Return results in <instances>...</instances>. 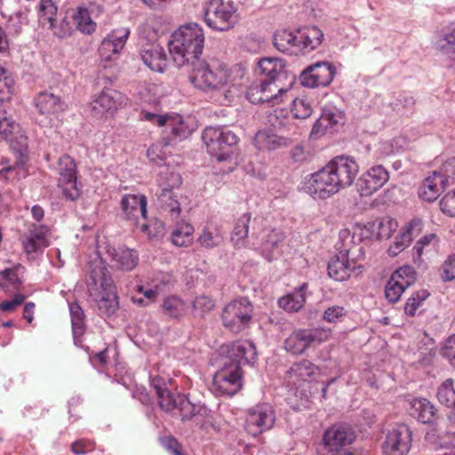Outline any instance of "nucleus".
Returning <instances> with one entry per match:
<instances>
[{"mask_svg":"<svg viewBox=\"0 0 455 455\" xmlns=\"http://www.w3.org/2000/svg\"><path fill=\"white\" fill-rule=\"evenodd\" d=\"M166 125L171 127V132L174 139L183 140L191 134V130L185 124L183 118L179 115H169Z\"/></svg>","mask_w":455,"mask_h":455,"instance_id":"obj_47","label":"nucleus"},{"mask_svg":"<svg viewBox=\"0 0 455 455\" xmlns=\"http://www.w3.org/2000/svg\"><path fill=\"white\" fill-rule=\"evenodd\" d=\"M336 74L335 67L327 61L318 62L309 66L300 76L304 86L315 88L327 86L333 80Z\"/></svg>","mask_w":455,"mask_h":455,"instance_id":"obj_20","label":"nucleus"},{"mask_svg":"<svg viewBox=\"0 0 455 455\" xmlns=\"http://www.w3.org/2000/svg\"><path fill=\"white\" fill-rule=\"evenodd\" d=\"M162 307L164 313L172 318H179L186 312V305L184 301L176 296L165 298Z\"/></svg>","mask_w":455,"mask_h":455,"instance_id":"obj_44","label":"nucleus"},{"mask_svg":"<svg viewBox=\"0 0 455 455\" xmlns=\"http://www.w3.org/2000/svg\"><path fill=\"white\" fill-rule=\"evenodd\" d=\"M427 296L428 293L426 291H420L413 293L404 305L405 314L407 315L413 316Z\"/></svg>","mask_w":455,"mask_h":455,"instance_id":"obj_52","label":"nucleus"},{"mask_svg":"<svg viewBox=\"0 0 455 455\" xmlns=\"http://www.w3.org/2000/svg\"><path fill=\"white\" fill-rule=\"evenodd\" d=\"M203 12L205 24L217 31H228L237 22L236 8L229 1L204 0Z\"/></svg>","mask_w":455,"mask_h":455,"instance_id":"obj_6","label":"nucleus"},{"mask_svg":"<svg viewBox=\"0 0 455 455\" xmlns=\"http://www.w3.org/2000/svg\"><path fill=\"white\" fill-rule=\"evenodd\" d=\"M389 180V172L382 165L367 170L357 181V190L362 196H370L381 188Z\"/></svg>","mask_w":455,"mask_h":455,"instance_id":"obj_22","label":"nucleus"},{"mask_svg":"<svg viewBox=\"0 0 455 455\" xmlns=\"http://www.w3.org/2000/svg\"><path fill=\"white\" fill-rule=\"evenodd\" d=\"M437 174H439L443 183L446 186L452 184L455 182V157H451L448 159L443 165L440 167L439 171H436Z\"/></svg>","mask_w":455,"mask_h":455,"instance_id":"obj_54","label":"nucleus"},{"mask_svg":"<svg viewBox=\"0 0 455 455\" xmlns=\"http://www.w3.org/2000/svg\"><path fill=\"white\" fill-rule=\"evenodd\" d=\"M423 221L421 219L414 218L406 223L400 230L403 235L409 236L411 242L413 237L418 236L423 230Z\"/></svg>","mask_w":455,"mask_h":455,"instance_id":"obj_59","label":"nucleus"},{"mask_svg":"<svg viewBox=\"0 0 455 455\" xmlns=\"http://www.w3.org/2000/svg\"><path fill=\"white\" fill-rule=\"evenodd\" d=\"M161 208L170 214L172 220L179 218L180 214V204L171 189L164 188L158 196Z\"/></svg>","mask_w":455,"mask_h":455,"instance_id":"obj_43","label":"nucleus"},{"mask_svg":"<svg viewBox=\"0 0 455 455\" xmlns=\"http://www.w3.org/2000/svg\"><path fill=\"white\" fill-rule=\"evenodd\" d=\"M442 355L455 367V334L451 335L441 349Z\"/></svg>","mask_w":455,"mask_h":455,"instance_id":"obj_64","label":"nucleus"},{"mask_svg":"<svg viewBox=\"0 0 455 455\" xmlns=\"http://www.w3.org/2000/svg\"><path fill=\"white\" fill-rule=\"evenodd\" d=\"M86 285L100 314L105 316L115 314L119 306L116 288L108 266L101 259L90 263Z\"/></svg>","mask_w":455,"mask_h":455,"instance_id":"obj_4","label":"nucleus"},{"mask_svg":"<svg viewBox=\"0 0 455 455\" xmlns=\"http://www.w3.org/2000/svg\"><path fill=\"white\" fill-rule=\"evenodd\" d=\"M142 61L151 70L163 72L166 67V54L162 47L150 45L140 51Z\"/></svg>","mask_w":455,"mask_h":455,"instance_id":"obj_38","label":"nucleus"},{"mask_svg":"<svg viewBox=\"0 0 455 455\" xmlns=\"http://www.w3.org/2000/svg\"><path fill=\"white\" fill-rule=\"evenodd\" d=\"M439 243V238L435 234H428L421 237L415 246L413 247V251L419 258L423 254L424 248L427 245L433 244L434 246L437 245Z\"/></svg>","mask_w":455,"mask_h":455,"instance_id":"obj_63","label":"nucleus"},{"mask_svg":"<svg viewBox=\"0 0 455 455\" xmlns=\"http://www.w3.org/2000/svg\"><path fill=\"white\" fill-rule=\"evenodd\" d=\"M406 287H404L396 279L391 276L386 284V298L388 299V301L395 303L400 299Z\"/></svg>","mask_w":455,"mask_h":455,"instance_id":"obj_50","label":"nucleus"},{"mask_svg":"<svg viewBox=\"0 0 455 455\" xmlns=\"http://www.w3.org/2000/svg\"><path fill=\"white\" fill-rule=\"evenodd\" d=\"M168 385H172V380H166L164 378L156 376L151 379V387L156 391L158 404L165 411H171L178 406L179 395L172 394Z\"/></svg>","mask_w":455,"mask_h":455,"instance_id":"obj_27","label":"nucleus"},{"mask_svg":"<svg viewBox=\"0 0 455 455\" xmlns=\"http://www.w3.org/2000/svg\"><path fill=\"white\" fill-rule=\"evenodd\" d=\"M246 97L252 104L267 103L275 107L289 100L288 89L276 82L261 79L252 84L246 92Z\"/></svg>","mask_w":455,"mask_h":455,"instance_id":"obj_9","label":"nucleus"},{"mask_svg":"<svg viewBox=\"0 0 455 455\" xmlns=\"http://www.w3.org/2000/svg\"><path fill=\"white\" fill-rule=\"evenodd\" d=\"M274 45L281 52L289 55H299L300 48L298 45V32H293L287 29L277 30L274 35Z\"/></svg>","mask_w":455,"mask_h":455,"instance_id":"obj_32","label":"nucleus"},{"mask_svg":"<svg viewBox=\"0 0 455 455\" xmlns=\"http://www.w3.org/2000/svg\"><path fill=\"white\" fill-rule=\"evenodd\" d=\"M399 148L396 139L386 140L379 143L375 154L378 159H383L395 154Z\"/></svg>","mask_w":455,"mask_h":455,"instance_id":"obj_53","label":"nucleus"},{"mask_svg":"<svg viewBox=\"0 0 455 455\" xmlns=\"http://www.w3.org/2000/svg\"><path fill=\"white\" fill-rule=\"evenodd\" d=\"M355 432L347 425L334 424L323 434L322 445L329 455L347 450L345 447L353 443Z\"/></svg>","mask_w":455,"mask_h":455,"instance_id":"obj_16","label":"nucleus"},{"mask_svg":"<svg viewBox=\"0 0 455 455\" xmlns=\"http://www.w3.org/2000/svg\"><path fill=\"white\" fill-rule=\"evenodd\" d=\"M297 32L300 54H306L315 50L323 43V33L315 26L306 27Z\"/></svg>","mask_w":455,"mask_h":455,"instance_id":"obj_29","label":"nucleus"},{"mask_svg":"<svg viewBox=\"0 0 455 455\" xmlns=\"http://www.w3.org/2000/svg\"><path fill=\"white\" fill-rule=\"evenodd\" d=\"M0 138L11 143L18 140L20 146L26 144V137L21 132L20 124L11 116H7L5 111L0 113Z\"/></svg>","mask_w":455,"mask_h":455,"instance_id":"obj_34","label":"nucleus"},{"mask_svg":"<svg viewBox=\"0 0 455 455\" xmlns=\"http://www.w3.org/2000/svg\"><path fill=\"white\" fill-rule=\"evenodd\" d=\"M95 448V442L90 439L76 440L70 446V450L75 455H84L94 451Z\"/></svg>","mask_w":455,"mask_h":455,"instance_id":"obj_58","label":"nucleus"},{"mask_svg":"<svg viewBox=\"0 0 455 455\" xmlns=\"http://www.w3.org/2000/svg\"><path fill=\"white\" fill-rule=\"evenodd\" d=\"M15 84L12 72L0 66V102L12 100L15 93Z\"/></svg>","mask_w":455,"mask_h":455,"instance_id":"obj_42","label":"nucleus"},{"mask_svg":"<svg viewBox=\"0 0 455 455\" xmlns=\"http://www.w3.org/2000/svg\"><path fill=\"white\" fill-rule=\"evenodd\" d=\"M251 214L250 212L243 213L235 221L234 229L231 233V241L235 247L240 248L244 246L245 239L249 234V224Z\"/></svg>","mask_w":455,"mask_h":455,"instance_id":"obj_41","label":"nucleus"},{"mask_svg":"<svg viewBox=\"0 0 455 455\" xmlns=\"http://www.w3.org/2000/svg\"><path fill=\"white\" fill-rule=\"evenodd\" d=\"M291 113L297 119H306L313 112L311 104L303 98H297L292 100Z\"/></svg>","mask_w":455,"mask_h":455,"instance_id":"obj_48","label":"nucleus"},{"mask_svg":"<svg viewBox=\"0 0 455 455\" xmlns=\"http://www.w3.org/2000/svg\"><path fill=\"white\" fill-rule=\"evenodd\" d=\"M355 232L351 234V231L345 228L339 230V252H346L354 259H364L365 251L363 244H361V239L355 240Z\"/></svg>","mask_w":455,"mask_h":455,"instance_id":"obj_31","label":"nucleus"},{"mask_svg":"<svg viewBox=\"0 0 455 455\" xmlns=\"http://www.w3.org/2000/svg\"><path fill=\"white\" fill-rule=\"evenodd\" d=\"M26 268L20 263L0 271V288L4 291H20L23 286Z\"/></svg>","mask_w":455,"mask_h":455,"instance_id":"obj_28","label":"nucleus"},{"mask_svg":"<svg viewBox=\"0 0 455 455\" xmlns=\"http://www.w3.org/2000/svg\"><path fill=\"white\" fill-rule=\"evenodd\" d=\"M194 227L188 222L177 223L171 233V243L177 247H188L193 243Z\"/></svg>","mask_w":455,"mask_h":455,"instance_id":"obj_40","label":"nucleus"},{"mask_svg":"<svg viewBox=\"0 0 455 455\" xmlns=\"http://www.w3.org/2000/svg\"><path fill=\"white\" fill-rule=\"evenodd\" d=\"M204 44L203 28L196 23L180 26L172 35L169 52L178 66L194 64L199 60Z\"/></svg>","mask_w":455,"mask_h":455,"instance_id":"obj_5","label":"nucleus"},{"mask_svg":"<svg viewBox=\"0 0 455 455\" xmlns=\"http://www.w3.org/2000/svg\"><path fill=\"white\" fill-rule=\"evenodd\" d=\"M224 242V233L220 225L208 223L198 233L197 244L204 249L212 250L220 246Z\"/></svg>","mask_w":455,"mask_h":455,"instance_id":"obj_30","label":"nucleus"},{"mask_svg":"<svg viewBox=\"0 0 455 455\" xmlns=\"http://www.w3.org/2000/svg\"><path fill=\"white\" fill-rule=\"evenodd\" d=\"M188 81L193 87L202 92L218 96L219 104H228L230 100L231 72L228 66L218 60H196L191 65Z\"/></svg>","mask_w":455,"mask_h":455,"instance_id":"obj_3","label":"nucleus"},{"mask_svg":"<svg viewBox=\"0 0 455 455\" xmlns=\"http://www.w3.org/2000/svg\"><path fill=\"white\" fill-rule=\"evenodd\" d=\"M358 172L359 165L353 157L338 156L307 177L304 189L315 198L326 199L350 187Z\"/></svg>","mask_w":455,"mask_h":455,"instance_id":"obj_1","label":"nucleus"},{"mask_svg":"<svg viewBox=\"0 0 455 455\" xmlns=\"http://www.w3.org/2000/svg\"><path fill=\"white\" fill-rule=\"evenodd\" d=\"M437 399L440 403L450 408L455 405V389L453 387V380L446 379L437 390Z\"/></svg>","mask_w":455,"mask_h":455,"instance_id":"obj_46","label":"nucleus"},{"mask_svg":"<svg viewBox=\"0 0 455 455\" xmlns=\"http://www.w3.org/2000/svg\"><path fill=\"white\" fill-rule=\"evenodd\" d=\"M290 140L283 136H278L275 133L263 130L255 134L254 145L261 151H271L280 147L287 146Z\"/></svg>","mask_w":455,"mask_h":455,"instance_id":"obj_36","label":"nucleus"},{"mask_svg":"<svg viewBox=\"0 0 455 455\" xmlns=\"http://www.w3.org/2000/svg\"><path fill=\"white\" fill-rule=\"evenodd\" d=\"M308 289L307 283H302L292 292L279 299L278 305L287 312H298L306 303V295Z\"/></svg>","mask_w":455,"mask_h":455,"instance_id":"obj_37","label":"nucleus"},{"mask_svg":"<svg viewBox=\"0 0 455 455\" xmlns=\"http://www.w3.org/2000/svg\"><path fill=\"white\" fill-rule=\"evenodd\" d=\"M69 311L74 332L76 334H81L84 331V311L76 302L71 303L69 305Z\"/></svg>","mask_w":455,"mask_h":455,"instance_id":"obj_49","label":"nucleus"},{"mask_svg":"<svg viewBox=\"0 0 455 455\" xmlns=\"http://www.w3.org/2000/svg\"><path fill=\"white\" fill-rule=\"evenodd\" d=\"M122 215L135 227L139 226V218L147 217V197L144 195H124L121 200Z\"/></svg>","mask_w":455,"mask_h":455,"instance_id":"obj_23","label":"nucleus"},{"mask_svg":"<svg viewBox=\"0 0 455 455\" xmlns=\"http://www.w3.org/2000/svg\"><path fill=\"white\" fill-rule=\"evenodd\" d=\"M391 276L396 279L404 287L408 288L414 283L416 272L412 267L403 266L395 271Z\"/></svg>","mask_w":455,"mask_h":455,"instance_id":"obj_51","label":"nucleus"},{"mask_svg":"<svg viewBox=\"0 0 455 455\" xmlns=\"http://www.w3.org/2000/svg\"><path fill=\"white\" fill-rule=\"evenodd\" d=\"M440 209L444 214L455 217V188L441 199Z\"/></svg>","mask_w":455,"mask_h":455,"instance_id":"obj_60","label":"nucleus"},{"mask_svg":"<svg viewBox=\"0 0 455 455\" xmlns=\"http://www.w3.org/2000/svg\"><path fill=\"white\" fill-rule=\"evenodd\" d=\"M411 241L407 235H403L401 231L395 236L394 243L389 246L387 250L388 255L391 257L397 256L406 247L411 244Z\"/></svg>","mask_w":455,"mask_h":455,"instance_id":"obj_57","label":"nucleus"},{"mask_svg":"<svg viewBox=\"0 0 455 455\" xmlns=\"http://www.w3.org/2000/svg\"><path fill=\"white\" fill-rule=\"evenodd\" d=\"M363 259H352L348 253L339 252L328 263V275L335 281L343 282L361 269L359 263Z\"/></svg>","mask_w":455,"mask_h":455,"instance_id":"obj_21","label":"nucleus"},{"mask_svg":"<svg viewBox=\"0 0 455 455\" xmlns=\"http://www.w3.org/2000/svg\"><path fill=\"white\" fill-rule=\"evenodd\" d=\"M41 17H44L50 23L51 27L53 26L56 19L58 8L52 0H41L39 5Z\"/></svg>","mask_w":455,"mask_h":455,"instance_id":"obj_56","label":"nucleus"},{"mask_svg":"<svg viewBox=\"0 0 455 455\" xmlns=\"http://www.w3.org/2000/svg\"><path fill=\"white\" fill-rule=\"evenodd\" d=\"M275 420V411L270 404H257L247 411L245 429L250 435L256 436L272 428Z\"/></svg>","mask_w":455,"mask_h":455,"instance_id":"obj_15","label":"nucleus"},{"mask_svg":"<svg viewBox=\"0 0 455 455\" xmlns=\"http://www.w3.org/2000/svg\"><path fill=\"white\" fill-rule=\"evenodd\" d=\"M58 186L62 196L69 201L77 200L82 194L77 184V166L68 155L61 156L58 160Z\"/></svg>","mask_w":455,"mask_h":455,"instance_id":"obj_11","label":"nucleus"},{"mask_svg":"<svg viewBox=\"0 0 455 455\" xmlns=\"http://www.w3.org/2000/svg\"><path fill=\"white\" fill-rule=\"evenodd\" d=\"M223 367L212 379V391L216 395H233L242 387V366L251 364L257 358L256 347L248 341H237L227 347Z\"/></svg>","mask_w":455,"mask_h":455,"instance_id":"obj_2","label":"nucleus"},{"mask_svg":"<svg viewBox=\"0 0 455 455\" xmlns=\"http://www.w3.org/2000/svg\"><path fill=\"white\" fill-rule=\"evenodd\" d=\"M129 35L128 28H121L113 30L102 40L99 47V54L105 68L119 58L120 52L124 49Z\"/></svg>","mask_w":455,"mask_h":455,"instance_id":"obj_17","label":"nucleus"},{"mask_svg":"<svg viewBox=\"0 0 455 455\" xmlns=\"http://www.w3.org/2000/svg\"><path fill=\"white\" fill-rule=\"evenodd\" d=\"M34 102L39 114L49 119L58 116L66 109V104L60 97L48 92L38 93Z\"/></svg>","mask_w":455,"mask_h":455,"instance_id":"obj_24","label":"nucleus"},{"mask_svg":"<svg viewBox=\"0 0 455 455\" xmlns=\"http://www.w3.org/2000/svg\"><path fill=\"white\" fill-rule=\"evenodd\" d=\"M49 233L50 229L45 225L28 223L27 230L20 237L24 252L28 256L42 253L49 246Z\"/></svg>","mask_w":455,"mask_h":455,"instance_id":"obj_19","label":"nucleus"},{"mask_svg":"<svg viewBox=\"0 0 455 455\" xmlns=\"http://www.w3.org/2000/svg\"><path fill=\"white\" fill-rule=\"evenodd\" d=\"M285 239V234L279 229H272L267 235V239L263 243V250L268 251L271 258H275L276 254L280 252L279 247Z\"/></svg>","mask_w":455,"mask_h":455,"instance_id":"obj_45","label":"nucleus"},{"mask_svg":"<svg viewBox=\"0 0 455 455\" xmlns=\"http://www.w3.org/2000/svg\"><path fill=\"white\" fill-rule=\"evenodd\" d=\"M398 228L396 220L391 217H383L368 222L363 230L365 237L376 240L388 239Z\"/></svg>","mask_w":455,"mask_h":455,"instance_id":"obj_26","label":"nucleus"},{"mask_svg":"<svg viewBox=\"0 0 455 455\" xmlns=\"http://www.w3.org/2000/svg\"><path fill=\"white\" fill-rule=\"evenodd\" d=\"M347 310L340 306H331L328 307L323 315V319L328 323H337L343 319Z\"/></svg>","mask_w":455,"mask_h":455,"instance_id":"obj_61","label":"nucleus"},{"mask_svg":"<svg viewBox=\"0 0 455 455\" xmlns=\"http://www.w3.org/2000/svg\"><path fill=\"white\" fill-rule=\"evenodd\" d=\"M411 415L424 424L432 423L435 419V408L427 399L414 398L411 401Z\"/></svg>","mask_w":455,"mask_h":455,"instance_id":"obj_39","label":"nucleus"},{"mask_svg":"<svg viewBox=\"0 0 455 455\" xmlns=\"http://www.w3.org/2000/svg\"><path fill=\"white\" fill-rule=\"evenodd\" d=\"M207 151L220 162L229 159L238 142L237 136L221 127H207L202 134Z\"/></svg>","mask_w":455,"mask_h":455,"instance_id":"obj_7","label":"nucleus"},{"mask_svg":"<svg viewBox=\"0 0 455 455\" xmlns=\"http://www.w3.org/2000/svg\"><path fill=\"white\" fill-rule=\"evenodd\" d=\"M178 409L181 420L192 419L196 414V406L184 395H179Z\"/></svg>","mask_w":455,"mask_h":455,"instance_id":"obj_55","label":"nucleus"},{"mask_svg":"<svg viewBox=\"0 0 455 455\" xmlns=\"http://www.w3.org/2000/svg\"><path fill=\"white\" fill-rule=\"evenodd\" d=\"M411 430L405 424H396L385 433L382 451L385 455H406L411 447Z\"/></svg>","mask_w":455,"mask_h":455,"instance_id":"obj_13","label":"nucleus"},{"mask_svg":"<svg viewBox=\"0 0 455 455\" xmlns=\"http://www.w3.org/2000/svg\"><path fill=\"white\" fill-rule=\"evenodd\" d=\"M331 337V330L299 329L291 332L284 340V348L293 355H301L308 347L318 346L327 341Z\"/></svg>","mask_w":455,"mask_h":455,"instance_id":"obj_10","label":"nucleus"},{"mask_svg":"<svg viewBox=\"0 0 455 455\" xmlns=\"http://www.w3.org/2000/svg\"><path fill=\"white\" fill-rule=\"evenodd\" d=\"M259 70L264 75L267 81L276 82L281 84V80L286 77L285 65L277 58H264L259 61Z\"/></svg>","mask_w":455,"mask_h":455,"instance_id":"obj_33","label":"nucleus"},{"mask_svg":"<svg viewBox=\"0 0 455 455\" xmlns=\"http://www.w3.org/2000/svg\"><path fill=\"white\" fill-rule=\"evenodd\" d=\"M137 228H140L149 239L156 238L164 233V225L161 222L143 223Z\"/></svg>","mask_w":455,"mask_h":455,"instance_id":"obj_62","label":"nucleus"},{"mask_svg":"<svg viewBox=\"0 0 455 455\" xmlns=\"http://www.w3.org/2000/svg\"><path fill=\"white\" fill-rule=\"evenodd\" d=\"M113 267L123 271H131L139 262V254L135 250L124 246L109 247L107 251Z\"/></svg>","mask_w":455,"mask_h":455,"instance_id":"obj_25","label":"nucleus"},{"mask_svg":"<svg viewBox=\"0 0 455 455\" xmlns=\"http://www.w3.org/2000/svg\"><path fill=\"white\" fill-rule=\"evenodd\" d=\"M127 98L121 92L105 87L92 100V112L95 117L113 116L126 104Z\"/></svg>","mask_w":455,"mask_h":455,"instance_id":"obj_12","label":"nucleus"},{"mask_svg":"<svg viewBox=\"0 0 455 455\" xmlns=\"http://www.w3.org/2000/svg\"><path fill=\"white\" fill-rule=\"evenodd\" d=\"M67 23L68 28H63L60 36H68L72 33V28L82 33L83 35H92L97 28V23L92 19L89 10L84 5H78L69 9L66 13L63 23Z\"/></svg>","mask_w":455,"mask_h":455,"instance_id":"obj_18","label":"nucleus"},{"mask_svg":"<svg viewBox=\"0 0 455 455\" xmlns=\"http://www.w3.org/2000/svg\"><path fill=\"white\" fill-rule=\"evenodd\" d=\"M320 375V369L309 360L302 359L294 363L286 373L288 384L304 395L308 391L310 384Z\"/></svg>","mask_w":455,"mask_h":455,"instance_id":"obj_14","label":"nucleus"},{"mask_svg":"<svg viewBox=\"0 0 455 455\" xmlns=\"http://www.w3.org/2000/svg\"><path fill=\"white\" fill-rule=\"evenodd\" d=\"M253 306L246 298L233 299L222 310L223 325L229 331L239 333L246 329L252 319Z\"/></svg>","mask_w":455,"mask_h":455,"instance_id":"obj_8","label":"nucleus"},{"mask_svg":"<svg viewBox=\"0 0 455 455\" xmlns=\"http://www.w3.org/2000/svg\"><path fill=\"white\" fill-rule=\"evenodd\" d=\"M447 186L443 183L442 177L435 171L431 175L425 179L419 188V196L427 202L435 201L440 193Z\"/></svg>","mask_w":455,"mask_h":455,"instance_id":"obj_35","label":"nucleus"}]
</instances>
